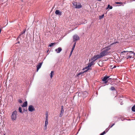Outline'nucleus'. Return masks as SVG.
Instances as JSON below:
<instances>
[{
  "mask_svg": "<svg viewBox=\"0 0 135 135\" xmlns=\"http://www.w3.org/2000/svg\"><path fill=\"white\" fill-rule=\"evenodd\" d=\"M17 113V112L16 110H15L12 112L11 115V119L12 120L14 121L16 119Z\"/></svg>",
  "mask_w": 135,
  "mask_h": 135,
  "instance_id": "1",
  "label": "nucleus"
},
{
  "mask_svg": "<svg viewBox=\"0 0 135 135\" xmlns=\"http://www.w3.org/2000/svg\"><path fill=\"white\" fill-rule=\"evenodd\" d=\"M73 5L75 6V8L80 9L82 8V6L81 4L79 2L77 3L76 2H74L73 3Z\"/></svg>",
  "mask_w": 135,
  "mask_h": 135,
  "instance_id": "2",
  "label": "nucleus"
},
{
  "mask_svg": "<svg viewBox=\"0 0 135 135\" xmlns=\"http://www.w3.org/2000/svg\"><path fill=\"white\" fill-rule=\"evenodd\" d=\"M100 58V57L99 56V55L97 54L94 55L91 58V60H94L95 61L97 59Z\"/></svg>",
  "mask_w": 135,
  "mask_h": 135,
  "instance_id": "3",
  "label": "nucleus"
},
{
  "mask_svg": "<svg viewBox=\"0 0 135 135\" xmlns=\"http://www.w3.org/2000/svg\"><path fill=\"white\" fill-rule=\"evenodd\" d=\"M35 110L34 107L32 105H30L28 106V110L29 111L32 112L35 111Z\"/></svg>",
  "mask_w": 135,
  "mask_h": 135,
  "instance_id": "4",
  "label": "nucleus"
},
{
  "mask_svg": "<svg viewBox=\"0 0 135 135\" xmlns=\"http://www.w3.org/2000/svg\"><path fill=\"white\" fill-rule=\"evenodd\" d=\"M73 41H76L77 40L79 39V37L77 35H76L73 36Z\"/></svg>",
  "mask_w": 135,
  "mask_h": 135,
  "instance_id": "5",
  "label": "nucleus"
},
{
  "mask_svg": "<svg viewBox=\"0 0 135 135\" xmlns=\"http://www.w3.org/2000/svg\"><path fill=\"white\" fill-rule=\"evenodd\" d=\"M107 54L103 50L100 53L99 56L100 58L103 57Z\"/></svg>",
  "mask_w": 135,
  "mask_h": 135,
  "instance_id": "6",
  "label": "nucleus"
},
{
  "mask_svg": "<svg viewBox=\"0 0 135 135\" xmlns=\"http://www.w3.org/2000/svg\"><path fill=\"white\" fill-rule=\"evenodd\" d=\"M43 62H40L36 66L37 71H38L39 69L41 68V66Z\"/></svg>",
  "mask_w": 135,
  "mask_h": 135,
  "instance_id": "7",
  "label": "nucleus"
},
{
  "mask_svg": "<svg viewBox=\"0 0 135 135\" xmlns=\"http://www.w3.org/2000/svg\"><path fill=\"white\" fill-rule=\"evenodd\" d=\"M82 94L83 95V96L84 98H85L88 95V93L86 91H82Z\"/></svg>",
  "mask_w": 135,
  "mask_h": 135,
  "instance_id": "8",
  "label": "nucleus"
},
{
  "mask_svg": "<svg viewBox=\"0 0 135 135\" xmlns=\"http://www.w3.org/2000/svg\"><path fill=\"white\" fill-rule=\"evenodd\" d=\"M110 49V46L106 47L104 48L103 50L107 54L108 53V51H109Z\"/></svg>",
  "mask_w": 135,
  "mask_h": 135,
  "instance_id": "9",
  "label": "nucleus"
},
{
  "mask_svg": "<svg viewBox=\"0 0 135 135\" xmlns=\"http://www.w3.org/2000/svg\"><path fill=\"white\" fill-rule=\"evenodd\" d=\"M62 49L60 47H59L57 49H55V51L57 53H59L60 52L62 51Z\"/></svg>",
  "mask_w": 135,
  "mask_h": 135,
  "instance_id": "10",
  "label": "nucleus"
},
{
  "mask_svg": "<svg viewBox=\"0 0 135 135\" xmlns=\"http://www.w3.org/2000/svg\"><path fill=\"white\" fill-rule=\"evenodd\" d=\"M55 13L57 15H58L59 16L61 15V12L59 10H56L55 12Z\"/></svg>",
  "mask_w": 135,
  "mask_h": 135,
  "instance_id": "11",
  "label": "nucleus"
},
{
  "mask_svg": "<svg viewBox=\"0 0 135 135\" xmlns=\"http://www.w3.org/2000/svg\"><path fill=\"white\" fill-rule=\"evenodd\" d=\"M48 124V121H45V124L44 127V129L45 130H46L47 129Z\"/></svg>",
  "mask_w": 135,
  "mask_h": 135,
  "instance_id": "12",
  "label": "nucleus"
},
{
  "mask_svg": "<svg viewBox=\"0 0 135 135\" xmlns=\"http://www.w3.org/2000/svg\"><path fill=\"white\" fill-rule=\"evenodd\" d=\"M89 69L90 68H89L88 67H87V66H86L83 69V70H84L85 69H86V70L84 71V72H87L88 70H89Z\"/></svg>",
  "mask_w": 135,
  "mask_h": 135,
  "instance_id": "13",
  "label": "nucleus"
},
{
  "mask_svg": "<svg viewBox=\"0 0 135 135\" xmlns=\"http://www.w3.org/2000/svg\"><path fill=\"white\" fill-rule=\"evenodd\" d=\"M27 105V101H25L24 102L23 104L22 105V107H25Z\"/></svg>",
  "mask_w": 135,
  "mask_h": 135,
  "instance_id": "14",
  "label": "nucleus"
},
{
  "mask_svg": "<svg viewBox=\"0 0 135 135\" xmlns=\"http://www.w3.org/2000/svg\"><path fill=\"white\" fill-rule=\"evenodd\" d=\"M109 78L108 76H105L102 79L103 81H107V80Z\"/></svg>",
  "mask_w": 135,
  "mask_h": 135,
  "instance_id": "15",
  "label": "nucleus"
},
{
  "mask_svg": "<svg viewBox=\"0 0 135 135\" xmlns=\"http://www.w3.org/2000/svg\"><path fill=\"white\" fill-rule=\"evenodd\" d=\"M115 3L117 4H121L120 6H124L123 3L122 2H115ZM119 6H120V5H119Z\"/></svg>",
  "mask_w": 135,
  "mask_h": 135,
  "instance_id": "16",
  "label": "nucleus"
},
{
  "mask_svg": "<svg viewBox=\"0 0 135 135\" xmlns=\"http://www.w3.org/2000/svg\"><path fill=\"white\" fill-rule=\"evenodd\" d=\"M109 8L110 9H112V6H110L109 4H108V5L107 7L106 8V9H107Z\"/></svg>",
  "mask_w": 135,
  "mask_h": 135,
  "instance_id": "17",
  "label": "nucleus"
},
{
  "mask_svg": "<svg viewBox=\"0 0 135 135\" xmlns=\"http://www.w3.org/2000/svg\"><path fill=\"white\" fill-rule=\"evenodd\" d=\"M132 111L135 112V105H134L132 108Z\"/></svg>",
  "mask_w": 135,
  "mask_h": 135,
  "instance_id": "18",
  "label": "nucleus"
},
{
  "mask_svg": "<svg viewBox=\"0 0 135 135\" xmlns=\"http://www.w3.org/2000/svg\"><path fill=\"white\" fill-rule=\"evenodd\" d=\"M74 49V48L73 47L72 48L70 54V55H69V57L71 56V55Z\"/></svg>",
  "mask_w": 135,
  "mask_h": 135,
  "instance_id": "19",
  "label": "nucleus"
},
{
  "mask_svg": "<svg viewBox=\"0 0 135 135\" xmlns=\"http://www.w3.org/2000/svg\"><path fill=\"white\" fill-rule=\"evenodd\" d=\"M104 16V14H103L101 16H99V19H101L103 18V17Z\"/></svg>",
  "mask_w": 135,
  "mask_h": 135,
  "instance_id": "20",
  "label": "nucleus"
},
{
  "mask_svg": "<svg viewBox=\"0 0 135 135\" xmlns=\"http://www.w3.org/2000/svg\"><path fill=\"white\" fill-rule=\"evenodd\" d=\"M26 30L25 29L23 30V31L21 33V34L20 35V36H21V35H22L23 34L25 33L26 32Z\"/></svg>",
  "mask_w": 135,
  "mask_h": 135,
  "instance_id": "21",
  "label": "nucleus"
},
{
  "mask_svg": "<svg viewBox=\"0 0 135 135\" xmlns=\"http://www.w3.org/2000/svg\"><path fill=\"white\" fill-rule=\"evenodd\" d=\"M111 90L113 91L115 90V88L114 86H112L110 89Z\"/></svg>",
  "mask_w": 135,
  "mask_h": 135,
  "instance_id": "22",
  "label": "nucleus"
},
{
  "mask_svg": "<svg viewBox=\"0 0 135 135\" xmlns=\"http://www.w3.org/2000/svg\"><path fill=\"white\" fill-rule=\"evenodd\" d=\"M84 72H84V71L83 72H80L78 74V76H79V75H80L82 74H83Z\"/></svg>",
  "mask_w": 135,
  "mask_h": 135,
  "instance_id": "23",
  "label": "nucleus"
},
{
  "mask_svg": "<svg viewBox=\"0 0 135 135\" xmlns=\"http://www.w3.org/2000/svg\"><path fill=\"white\" fill-rule=\"evenodd\" d=\"M18 110L19 111L20 113H22V108L21 107H19L18 109Z\"/></svg>",
  "mask_w": 135,
  "mask_h": 135,
  "instance_id": "24",
  "label": "nucleus"
},
{
  "mask_svg": "<svg viewBox=\"0 0 135 135\" xmlns=\"http://www.w3.org/2000/svg\"><path fill=\"white\" fill-rule=\"evenodd\" d=\"M73 42H74V43L72 47H73L74 48H75V46L76 45V41H73Z\"/></svg>",
  "mask_w": 135,
  "mask_h": 135,
  "instance_id": "25",
  "label": "nucleus"
},
{
  "mask_svg": "<svg viewBox=\"0 0 135 135\" xmlns=\"http://www.w3.org/2000/svg\"><path fill=\"white\" fill-rule=\"evenodd\" d=\"M54 44V43H51V44H50L49 46L51 47L53 46Z\"/></svg>",
  "mask_w": 135,
  "mask_h": 135,
  "instance_id": "26",
  "label": "nucleus"
},
{
  "mask_svg": "<svg viewBox=\"0 0 135 135\" xmlns=\"http://www.w3.org/2000/svg\"><path fill=\"white\" fill-rule=\"evenodd\" d=\"M132 58V56H131L129 55H128L127 56V59H128L129 58Z\"/></svg>",
  "mask_w": 135,
  "mask_h": 135,
  "instance_id": "27",
  "label": "nucleus"
},
{
  "mask_svg": "<svg viewBox=\"0 0 135 135\" xmlns=\"http://www.w3.org/2000/svg\"><path fill=\"white\" fill-rule=\"evenodd\" d=\"M54 73L53 71H51V73L50 74V77L51 78H52V77L53 76V75H52V73Z\"/></svg>",
  "mask_w": 135,
  "mask_h": 135,
  "instance_id": "28",
  "label": "nucleus"
},
{
  "mask_svg": "<svg viewBox=\"0 0 135 135\" xmlns=\"http://www.w3.org/2000/svg\"><path fill=\"white\" fill-rule=\"evenodd\" d=\"M106 133L105 131H104L102 133H101L100 135H104V134Z\"/></svg>",
  "mask_w": 135,
  "mask_h": 135,
  "instance_id": "29",
  "label": "nucleus"
},
{
  "mask_svg": "<svg viewBox=\"0 0 135 135\" xmlns=\"http://www.w3.org/2000/svg\"><path fill=\"white\" fill-rule=\"evenodd\" d=\"M92 64H91L90 63H89L88 64V66H87V67H88L89 68L91 66H92Z\"/></svg>",
  "mask_w": 135,
  "mask_h": 135,
  "instance_id": "30",
  "label": "nucleus"
},
{
  "mask_svg": "<svg viewBox=\"0 0 135 135\" xmlns=\"http://www.w3.org/2000/svg\"><path fill=\"white\" fill-rule=\"evenodd\" d=\"M110 128H109V127H108V128H106L105 129V131H106V132H107L109 130V129Z\"/></svg>",
  "mask_w": 135,
  "mask_h": 135,
  "instance_id": "31",
  "label": "nucleus"
},
{
  "mask_svg": "<svg viewBox=\"0 0 135 135\" xmlns=\"http://www.w3.org/2000/svg\"><path fill=\"white\" fill-rule=\"evenodd\" d=\"M20 36H20V35L19 36H18V37L17 38V39H16L17 40H18L19 38H20L21 40L22 39V38H21Z\"/></svg>",
  "mask_w": 135,
  "mask_h": 135,
  "instance_id": "32",
  "label": "nucleus"
},
{
  "mask_svg": "<svg viewBox=\"0 0 135 135\" xmlns=\"http://www.w3.org/2000/svg\"><path fill=\"white\" fill-rule=\"evenodd\" d=\"M48 117L46 116V119L45 121H48Z\"/></svg>",
  "mask_w": 135,
  "mask_h": 135,
  "instance_id": "33",
  "label": "nucleus"
},
{
  "mask_svg": "<svg viewBox=\"0 0 135 135\" xmlns=\"http://www.w3.org/2000/svg\"><path fill=\"white\" fill-rule=\"evenodd\" d=\"M64 112V109H61L60 113L63 114Z\"/></svg>",
  "mask_w": 135,
  "mask_h": 135,
  "instance_id": "34",
  "label": "nucleus"
},
{
  "mask_svg": "<svg viewBox=\"0 0 135 135\" xmlns=\"http://www.w3.org/2000/svg\"><path fill=\"white\" fill-rule=\"evenodd\" d=\"M115 125V123H114L111 126H109V128H112L113 126H114Z\"/></svg>",
  "mask_w": 135,
  "mask_h": 135,
  "instance_id": "35",
  "label": "nucleus"
},
{
  "mask_svg": "<svg viewBox=\"0 0 135 135\" xmlns=\"http://www.w3.org/2000/svg\"><path fill=\"white\" fill-rule=\"evenodd\" d=\"M18 101L20 103H22V100L21 99H18Z\"/></svg>",
  "mask_w": 135,
  "mask_h": 135,
  "instance_id": "36",
  "label": "nucleus"
},
{
  "mask_svg": "<svg viewBox=\"0 0 135 135\" xmlns=\"http://www.w3.org/2000/svg\"><path fill=\"white\" fill-rule=\"evenodd\" d=\"M130 53H131V54H133L135 56V53L132 51H130Z\"/></svg>",
  "mask_w": 135,
  "mask_h": 135,
  "instance_id": "37",
  "label": "nucleus"
},
{
  "mask_svg": "<svg viewBox=\"0 0 135 135\" xmlns=\"http://www.w3.org/2000/svg\"><path fill=\"white\" fill-rule=\"evenodd\" d=\"M95 61L93 60V61H92L90 63L91 64H92V65H93V63Z\"/></svg>",
  "mask_w": 135,
  "mask_h": 135,
  "instance_id": "38",
  "label": "nucleus"
},
{
  "mask_svg": "<svg viewBox=\"0 0 135 135\" xmlns=\"http://www.w3.org/2000/svg\"><path fill=\"white\" fill-rule=\"evenodd\" d=\"M63 114L60 113L59 115V117H61L63 115Z\"/></svg>",
  "mask_w": 135,
  "mask_h": 135,
  "instance_id": "39",
  "label": "nucleus"
},
{
  "mask_svg": "<svg viewBox=\"0 0 135 135\" xmlns=\"http://www.w3.org/2000/svg\"><path fill=\"white\" fill-rule=\"evenodd\" d=\"M130 51H129V53H128L127 54V55H131H131H132V54H131V53H130Z\"/></svg>",
  "mask_w": 135,
  "mask_h": 135,
  "instance_id": "40",
  "label": "nucleus"
},
{
  "mask_svg": "<svg viewBox=\"0 0 135 135\" xmlns=\"http://www.w3.org/2000/svg\"><path fill=\"white\" fill-rule=\"evenodd\" d=\"M118 43V42H114V43H113L112 44H111V45H112L113 44H116V43Z\"/></svg>",
  "mask_w": 135,
  "mask_h": 135,
  "instance_id": "41",
  "label": "nucleus"
},
{
  "mask_svg": "<svg viewBox=\"0 0 135 135\" xmlns=\"http://www.w3.org/2000/svg\"><path fill=\"white\" fill-rule=\"evenodd\" d=\"M128 52V51H123V52H122V53H124V52Z\"/></svg>",
  "mask_w": 135,
  "mask_h": 135,
  "instance_id": "42",
  "label": "nucleus"
},
{
  "mask_svg": "<svg viewBox=\"0 0 135 135\" xmlns=\"http://www.w3.org/2000/svg\"><path fill=\"white\" fill-rule=\"evenodd\" d=\"M46 116H48V113L46 112Z\"/></svg>",
  "mask_w": 135,
  "mask_h": 135,
  "instance_id": "43",
  "label": "nucleus"
},
{
  "mask_svg": "<svg viewBox=\"0 0 135 135\" xmlns=\"http://www.w3.org/2000/svg\"><path fill=\"white\" fill-rule=\"evenodd\" d=\"M116 67V66L114 65L113 67H111V68L113 69L115 68Z\"/></svg>",
  "mask_w": 135,
  "mask_h": 135,
  "instance_id": "44",
  "label": "nucleus"
},
{
  "mask_svg": "<svg viewBox=\"0 0 135 135\" xmlns=\"http://www.w3.org/2000/svg\"><path fill=\"white\" fill-rule=\"evenodd\" d=\"M105 81L104 83L105 84H106L108 82V81H107H107Z\"/></svg>",
  "mask_w": 135,
  "mask_h": 135,
  "instance_id": "45",
  "label": "nucleus"
},
{
  "mask_svg": "<svg viewBox=\"0 0 135 135\" xmlns=\"http://www.w3.org/2000/svg\"><path fill=\"white\" fill-rule=\"evenodd\" d=\"M61 109H64L63 106L62 105L61 107Z\"/></svg>",
  "mask_w": 135,
  "mask_h": 135,
  "instance_id": "46",
  "label": "nucleus"
},
{
  "mask_svg": "<svg viewBox=\"0 0 135 135\" xmlns=\"http://www.w3.org/2000/svg\"><path fill=\"white\" fill-rule=\"evenodd\" d=\"M135 1V0H132V1H131L130 2H132V1Z\"/></svg>",
  "mask_w": 135,
  "mask_h": 135,
  "instance_id": "47",
  "label": "nucleus"
},
{
  "mask_svg": "<svg viewBox=\"0 0 135 135\" xmlns=\"http://www.w3.org/2000/svg\"><path fill=\"white\" fill-rule=\"evenodd\" d=\"M1 30H2V29H0V34L1 33Z\"/></svg>",
  "mask_w": 135,
  "mask_h": 135,
  "instance_id": "48",
  "label": "nucleus"
},
{
  "mask_svg": "<svg viewBox=\"0 0 135 135\" xmlns=\"http://www.w3.org/2000/svg\"><path fill=\"white\" fill-rule=\"evenodd\" d=\"M20 43V42L19 41H18V42H17V43H16V44H17V43L19 44V43Z\"/></svg>",
  "mask_w": 135,
  "mask_h": 135,
  "instance_id": "49",
  "label": "nucleus"
},
{
  "mask_svg": "<svg viewBox=\"0 0 135 135\" xmlns=\"http://www.w3.org/2000/svg\"><path fill=\"white\" fill-rule=\"evenodd\" d=\"M110 68H111V67H113V66H110Z\"/></svg>",
  "mask_w": 135,
  "mask_h": 135,
  "instance_id": "50",
  "label": "nucleus"
},
{
  "mask_svg": "<svg viewBox=\"0 0 135 135\" xmlns=\"http://www.w3.org/2000/svg\"><path fill=\"white\" fill-rule=\"evenodd\" d=\"M3 135H6V134H4Z\"/></svg>",
  "mask_w": 135,
  "mask_h": 135,
  "instance_id": "51",
  "label": "nucleus"
},
{
  "mask_svg": "<svg viewBox=\"0 0 135 135\" xmlns=\"http://www.w3.org/2000/svg\"><path fill=\"white\" fill-rule=\"evenodd\" d=\"M101 0H98V1H101Z\"/></svg>",
  "mask_w": 135,
  "mask_h": 135,
  "instance_id": "52",
  "label": "nucleus"
},
{
  "mask_svg": "<svg viewBox=\"0 0 135 135\" xmlns=\"http://www.w3.org/2000/svg\"><path fill=\"white\" fill-rule=\"evenodd\" d=\"M126 2L124 3V4H126Z\"/></svg>",
  "mask_w": 135,
  "mask_h": 135,
  "instance_id": "53",
  "label": "nucleus"
},
{
  "mask_svg": "<svg viewBox=\"0 0 135 135\" xmlns=\"http://www.w3.org/2000/svg\"><path fill=\"white\" fill-rule=\"evenodd\" d=\"M122 103H121V105H122Z\"/></svg>",
  "mask_w": 135,
  "mask_h": 135,
  "instance_id": "54",
  "label": "nucleus"
},
{
  "mask_svg": "<svg viewBox=\"0 0 135 135\" xmlns=\"http://www.w3.org/2000/svg\"><path fill=\"white\" fill-rule=\"evenodd\" d=\"M122 103H121V105H122Z\"/></svg>",
  "mask_w": 135,
  "mask_h": 135,
  "instance_id": "55",
  "label": "nucleus"
},
{
  "mask_svg": "<svg viewBox=\"0 0 135 135\" xmlns=\"http://www.w3.org/2000/svg\"><path fill=\"white\" fill-rule=\"evenodd\" d=\"M111 79L110 78H109V79Z\"/></svg>",
  "mask_w": 135,
  "mask_h": 135,
  "instance_id": "56",
  "label": "nucleus"
}]
</instances>
